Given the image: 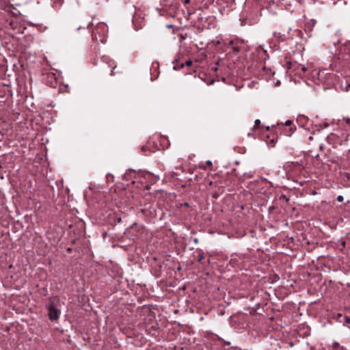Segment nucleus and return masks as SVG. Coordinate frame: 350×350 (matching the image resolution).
I'll use <instances>...</instances> for the list:
<instances>
[{
    "mask_svg": "<svg viewBox=\"0 0 350 350\" xmlns=\"http://www.w3.org/2000/svg\"><path fill=\"white\" fill-rule=\"evenodd\" d=\"M207 164L211 165V162L210 161H207Z\"/></svg>",
    "mask_w": 350,
    "mask_h": 350,
    "instance_id": "nucleus-26",
    "label": "nucleus"
},
{
    "mask_svg": "<svg viewBox=\"0 0 350 350\" xmlns=\"http://www.w3.org/2000/svg\"><path fill=\"white\" fill-rule=\"evenodd\" d=\"M302 118L304 119V120H307V118L305 116H301L299 118V120H301Z\"/></svg>",
    "mask_w": 350,
    "mask_h": 350,
    "instance_id": "nucleus-20",
    "label": "nucleus"
},
{
    "mask_svg": "<svg viewBox=\"0 0 350 350\" xmlns=\"http://www.w3.org/2000/svg\"><path fill=\"white\" fill-rule=\"evenodd\" d=\"M186 66H191V61L190 60H188L186 62Z\"/></svg>",
    "mask_w": 350,
    "mask_h": 350,
    "instance_id": "nucleus-16",
    "label": "nucleus"
},
{
    "mask_svg": "<svg viewBox=\"0 0 350 350\" xmlns=\"http://www.w3.org/2000/svg\"><path fill=\"white\" fill-rule=\"evenodd\" d=\"M60 314L61 311L53 303L48 306V315L51 321L58 319Z\"/></svg>",
    "mask_w": 350,
    "mask_h": 350,
    "instance_id": "nucleus-2",
    "label": "nucleus"
},
{
    "mask_svg": "<svg viewBox=\"0 0 350 350\" xmlns=\"http://www.w3.org/2000/svg\"><path fill=\"white\" fill-rule=\"evenodd\" d=\"M296 130V127L295 126H291L290 127L289 129V131H290V134H288L289 136L291 135V134Z\"/></svg>",
    "mask_w": 350,
    "mask_h": 350,
    "instance_id": "nucleus-11",
    "label": "nucleus"
},
{
    "mask_svg": "<svg viewBox=\"0 0 350 350\" xmlns=\"http://www.w3.org/2000/svg\"><path fill=\"white\" fill-rule=\"evenodd\" d=\"M224 342L225 345H230V342H224Z\"/></svg>",
    "mask_w": 350,
    "mask_h": 350,
    "instance_id": "nucleus-19",
    "label": "nucleus"
},
{
    "mask_svg": "<svg viewBox=\"0 0 350 350\" xmlns=\"http://www.w3.org/2000/svg\"><path fill=\"white\" fill-rule=\"evenodd\" d=\"M260 120H258V119L256 120L255 122H254V126L252 128V130L253 131L256 130V129L257 127H258L260 126Z\"/></svg>",
    "mask_w": 350,
    "mask_h": 350,
    "instance_id": "nucleus-10",
    "label": "nucleus"
},
{
    "mask_svg": "<svg viewBox=\"0 0 350 350\" xmlns=\"http://www.w3.org/2000/svg\"><path fill=\"white\" fill-rule=\"evenodd\" d=\"M293 62L292 61H288L286 62V66H292L293 64Z\"/></svg>",
    "mask_w": 350,
    "mask_h": 350,
    "instance_id": "nucleus-17",
    "label": "nucleus"
},
{
    "mask_svg": "<svg viewBox=\"0 0 350 350\" xmlns=\"http://www.w3.org/2000/svg\"><path fill=\"white\" fill-rule=\"evenodd\" d=\"M348 154H350V149L348 150Z\"/></svg>",
    "mask_w": 350,
    "mask_h": 350,
    "instance_id": "nucleus-33",
    "label": "nucleus"
},
{
    "mask_svg": "<svg viewBox=\"0 0 350 350\" xmlns=\"http://www.w3.org/2000/svg\"><path fill=\"white\" fill-rule=\"evenodd\" d=\"M227 350H234V349L233 347H230Z\"/></svg>",
    "mask_w": 350,
    "mask_h": 350,
    "instance_id": "nucleus-23",
    "label": "nucleus"
},
{
    "mask_svg": "<svg viewBox=\"0 0 350 350\" xmlns=\"http://www.w3.org/2000/svg\"><path fill=\"white\" fill-rule=\"evenodd\" d=\"M221 80H222L223 81H225V78H222V79H221Z\"/></svg>",
    "mask_w": 350,
    "mask_h": 350,
    "instance_id": "nucleus-30",
    "label": "nucleus"
},
{
    "mask_svg": "<svg viewBox=\"0 0 350 350\" xmlns=\"http://www.w3.org/2000/svg\"><path fill=\"white\" fill-rule=\"evenodd\" d=\"M190 1V0H185V3L187 4V3H189Z\"/></svg>",
    "mask_w": 350,
    "mask_h": 350,
    "instance_id": "nucleus-21",
    "label": "nucleus"
},
{
    "mask_svg": "<svg viewBox=\"0 0 350 350\" xmlns=\"http://www.w3.org/2000/svg\"><path fill=\"white\" fill-rule=\"evenodd\" d=\"M258 56L260 64H265L266 60L269 59V55L267 53V51L264 49H262L258 52Z\"/></svg>",
    "mask_w": 350,
    "mask_h": 350,
    "instance_id": "nucleus-5",
    "label": "nucleus"
},
{
    "mask_svg": "<svg viewBox=\"0 0 350 350\" xmlns=\"http://www.w3.org/2000/svg\"><path fill=\"white\" fill-rule=\"evenodd\" d=\"M344 46L345 53L350 55V42L345 43Z\"/></svg>",
    "mask_w": 350,
    "mask_h": 350,
    "instance_id": "nucleus-8",
    "label": "nucleus"
},
{
    "mask_svg": "<svg viewBox=\"0 0 350 350\" xmlns=\"http://www.w3.org/2000/svg\"><path fill=\"white\" fill-rule=\"evenodd\" d=\"M301 70L303 72L307 71L308 70V67H305V66L301 67Z\"/></svg>",
    "mask_w": 350,
    "mask_h": 350,
    "instance_id": "nucleus-15",
    "label": "nucleus"
},
{
    "mask_svg": "<svg viewBox=\"0 0 350 350\" xmlns=\"http://www.w3.org/2000/svg\"><path fill=\"white\" fill-rule=\"evenodd\" d=\"M271 55L272 56L274 55V52L273 51H271Z\"/></svg>",
    "mask_w": 350,
    "mask_h": 350,
    "instance_id": "nucleus-28",
    "label": "nucleus"
},
{
    "mask_svg": "<svg viewBox=\"0 0 350 350\" xmlns=\"http://www.w3.org/2000/svg\"><path fill=\"white\" fill-rule=\"evenodd\" d=\"M215 65H216V66H218V65H219V62H218V61H217V62H215Z\"/></svg>",
    "mask_w": 350,
    "mask_h": 350,
    "instance_id": "nucleus-25",
    "label": "nucleus"
},
{
    "mask_svg": "<svg viewBox=\"0 0 350 350\" xmlns=\"http://www.w3.org/2000/svg\"><path fill=\"white\" fill-rule=\"evenodd\" d=\"M309 139H312V136H310V137H309Z\"/></svg>",
    "mask_w": 350,
    "mask_h": 350,
    "instance_id": "nucleus-31",
    "label": "nucleus"
},
{
    "mask_svg": "<svg viewBox=\"0 0 350 350\" xmlns=\"http://www.w3.org/2000/svg\"><path fill=\"white\" fill-rule=\"evenodd\" d=\"M244 44L243 40L237 38L230 40L220 41V63L221 66L243 64V57L240 51Z\"/></svg>",
    "mask_w": 350,
    "mask_h": 350,
    "instance_id": "nucleus-1",
    "label": "nucleus"
},
{
    "mask_svg": "<svg viewBox=\"0 0 350 350\" xmlns=\"http://www.w3.org/2000/svg\"><path fill=\"white\" fill-rule=\"evenodd\" d=\"M329 126V124L327 123H325L324 125H323V127H322L321 126V129H323V128H326ZM318 131H320V129H318Z\"/></svg>",
    "mask_w": 350,
    "mask_h": 350,
    "instance_id": "nucleus-14",
    "label": "nucleus"
},
{
    "mask_svg": "<svg viewBox=\"0 0 350 350\" xmlns=\"http://www.w3.org/2000/svg\"><path fill=\"white\" fill-rule=\"evenodd\" d=\"M293 122L290 120H288L285 122L284 125L286 126H290L292 124Z\"/></svg>",
    "mask_w": 350,
    "mask_h": 350,
    "instance_id": "nucleus-12",
    "label": "nucleus"
},
{
    "mask_svg": "<svg viewBox=\"0 0 350 350\" xmlns=\"http://www.w3.org/2000/svg\"><path fill=\"white\" fill-rule=\"evenodd\" d=\"M232 5L233 1L232 0H220V14H224L222 10L225 11L227 8L228 12Z\"/></svg>",
    "mask_w": 350,
    "mask_h": 350,
    "instance_id": "nucleus-3",
    "label": "nucleus"
},
{
    "mask_svg": "<svg viewBox=\"0 0 350 350\" xmlns=\"http://www.w3.org/2000/svg\"><path fill=\"white\" fill-rule=\"evenodd\" d=\"M178 68H179V67H176V66L173 67V68H174V70H177Z\"/></svg>",
    "mask_w": 350,
    "mask_h": 350,
    "instance_id": "nucleus-22",
    "label": "nucleus"
},
{
    "mask_svg": "<svg viewBox=\"0 0 350 350\" xmlns=\"http://www.w3.org/2000/svg\"><path fill=\"white\" fill-rule=\"evenodd\" d=\"M267 67H266V66L262 67V68H263V70H267Z\"/></svg>",
    "mask_w": 350,
    "mask_h": 350,
    "instance_id": "nucleus-27",
    "label": "nucleus"
},
{
    "mask_svg": "<svg viewBox=\"0 0 350 350\" xmlns=\"http://www.w3.org/2000/svg\"><path fill=\"white\" fill-rule=\"evenodd\" d=\"M342 122L344 124L341 123V125L347 129H350V118H343Z\"/></svg>",
    "mask_w": 350,
    "mask_h": 350,
    "instance_id": "nucleus-6",
    "label": "nucleus"
},
{
    "mask_svg": "<svg viewBox=\"0 0 350 350\" xmlns=\"http://www.w3.org/2000/svg\"><path fill=\"white\" fill-rule=\"evenodd\" d=\"M219 314H223L224 313H223L221 311H220V312H219Z\"/></svg>",
    "mask_w": 350,
    "mask_h": 350,
    "instance_id": "nucleus-29",
    "label": "nucleus"
},
{
    "mask_svg": "<svg viewBox=\"0 0 350 350\" xmlns=\"http://www.w3.org/2000/svg\"><path fill=\"white\" fill-rule=\"evenodd\" d=\"M281 198L285 199V200H286V201H288V198H286V196H284V195H282V196H281Z\"/></svg>",
    "mask_w": 350,
    "mask_h": 350,
    "instance_id": "nucleus-18",
    "label": "nucleus"
},
{
    "mask_svg": "<svg viewBox=\"0 0 350 350\" xmlns=\"http://www.w3.org/2000/svg\"><path fill=\"white\" fill-rule=\"evenodd\" d=\"M213 83H214V80H213V79H212V80L211 81V82H210V84H213Z\"/></svg>",
    "mask_w": 350,
    "mask_h": 350,
    "instance_id": "nucleus-24",
    "label": "nucleus"
},
{
    "mask_svg": "<svg viewBox=\"0 0 350 350\" xmlns=\"http://www.w3.org/2000/svg\"><path fill=\"white\" fill-rule=\"evenodd\" d=\"M332 347L333 349H336L338 348H340L341 350H344V347H340V344L338 342H334L332 345Z\"/></svg>",
    "mask_w": 350,
    "mask_h": 350,
    "instance_id": "nucleus-9",
    "label": "nucleus"
},
{
    "mask_svg": "<svg viewBox=\"0 0 350 350\" xmlns=\"http://www.w3.org/2000/svg\"><path fill=\"white\" fill-rule=\"evenodd\" d=\"M336 200L338 202H343L344 198L342 196H338Z\"/></svg>",
    "mask_w": 350,
    "mask_h": 350,
    "instance_id": "nucleus-13",
    "label": "nucleus"
},
{
    "mask_svg": "<svg viewBox=\"0 0 350 350\" xmlns=\"http://www.w3.org/2000/svg\"><path fill=\"white\" fill-rule=\"evenodd\" d=\"M219 340H220V342H221V341H223V340H222L221 338H219Z\"/></svg>",
    "mask_w": 350,
    "mask_h": 350,
    "instance_id": "nucleus-32",
    "label": "nucleus"
},
{
    "mask_svg": "<svg viewBox=\"0 0 350 350\" xmlns=\"http://www.w3.org/2000/svg\"><path fill=\"white\" fill-rule=\"evenodd\" d=\"M336 321L342 323L343 325H347L350 323V317L348 316L342 315L340 313L337 314L336 316Z\"/></svg>",
    "mask_w": 350,
    "mask_h": 350,
    "instance_id": "nucleus-4",
    "label": "nucleus"
},
{
    "mask_svg": "<svg viewBox=\"0 0 350 350\" xmlns=\"http://www.w3.org/2000/svg\"><path fill=\"white\" fill-rule=\"evenodd\" d=\"M338 246H341L340 250H342L346 247V241L342 239H339L337 241Z\"/></svg>",
    "mask_w": 350,
    "mask_h": 350,
    "instance_id": "nucleus-7",
    "label": "nucleus"
}]
</instances>
